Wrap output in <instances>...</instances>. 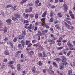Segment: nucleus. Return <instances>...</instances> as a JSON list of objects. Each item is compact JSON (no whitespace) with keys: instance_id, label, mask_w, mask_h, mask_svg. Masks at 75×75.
Instances as JSON below:
<instances>
[{"instance_id":"nucleus-1","label":"nucleus","mask_w":75,"mask_h":75,"mask_svg":"<svg viewBox=\"0 0 75 75\" xmlns=\"http://www.w3.org/2000/svg\"><path fill=\"white\" fill-rule=\"evenodd\" d=\"M34 28V26H33V25H32V24H30L29 26L27 27V29L30 32H31V30H33Z\"/></svg>"},{"instance_id":"nucleus-2","label":"nucleus","mask_w":75,"mask_h":75,"mask_svg":"<svg viewBox=\"0 0 75 75\" xmlns=\"http://www.w3.org/2000/svg\"><path fill=\"white\" fill-rule=\"evenodd\" d=\"M48 42H50V44H51V45H52V44L54 45L55 43V41H54V40H51L50 39L48 40Z\"/></svg>"},{"instance_id":"nucleus-3","label":"nucleus","mask_w":75,"mask_h":75,"mask_svg":"<svg viewBox=\"0 0 75 75\" xmlns=\"http://www.w3.org/2000/svg\"><path fill=\"white\" fill-rule=\"evenodd\" d=\"M14 16L17 18H20V15L18 13H16L14 14Z\"/></svg>"},{"instance_id":"nucleus-4","label":"nucleus","mask_w":75,"mask_h":75,"mask_svg":"<svg viewBox=\"0 0 75 75\" xmlns=\"http://www.w3.org/2000/svg\"><path fill=\"white\" fill-rule=\"evenodd\" d=\"M63 7H64V10L65 11L67 12V10H68V8H67L68 6H67L66 4H64L63 5Z\"/></svg>"},{"instance_id":"nucleus-5","label":"nucleus","mask_w":75,"mask_h":75,"mask_svg":"<svg viewBox=\"0 0 75 75\" xmlns=\"http://www.w3.org/2000/svg\"><path fill=\"white\" fill-rule=\"evenodd\" d=\"M6 22L8 24H10L11 23V20L10 19H8V20L6 21Z\"/></svg>"},{"instance_id":"nucleus-6","label":"nucleus","mask_w":75,"mask_h":75,"mask_svg":"<svg viewBox=\"0 0 75 75\" xmlns=\"http://www.w3.org/2000/svg\"><path fill=\"white\" fill-rule=\"evenodd\" d=\"M59 67L60 69L63 70L64 68V65H63V64H61L59 65Z\"/></svg>"},{"instance_id":"nucleus-7","label":"nucleus","mask_w":75,"mask_h":75,"mask_svg":"<svg viewBox=\"0 0 75 75\" xmlns=\"http://www.w3.org/2000/svg\"><path fill=\"white\" fill-rule=\"evenodd\" d=\"M20 68H21V65H20V64H18L17 66V70H18V71H20Z\"/></svg>"},{"instance_id":"nucleus-8","label":"nucleus","mask_w":75,"mask_h":75,"mask_svg":"<svg viewBox=\"0 0 75 75\" xmlns=\"http://www.w3.org/2000/svg\"><path fill=\"white\" fill-rule=\"evenodd\" d=\"M62 62H66V61H67V59H66V58H65V57L64 56L62 57Z\"/></svg>"},{"instance_id":"nucleus-9","label":"nucleus","mask_w":75,"mask_h":75,"mask_svg":"<svg viewBox=\"0 0 75 75\" xmlns=\"http://www.w3.org/2000/svg\"><path fill=\"white\" fill-rule=\"evenodd\" d=\"M64 24H65V25L66 26V27H67L68 29H69L70 28V26L69 25H68L66 22L64 23Z\"/></svg>"},{"instance_id":"nucleus-10","label":"nucleus","mask_w":75,"mask_h":75,"mask_svg":"<svg viewBox=\"0 0 75 75\" xmlns=\"http://www.w3.org/2000/svg\"><path fill=\"white\" fill-rule=\"evenodd\" d=\"M55 27L56 28H57V29H58L59 30H61V28L59 26V25H58V24L56 25H55Z\"/></svg>"},{"instance_id":"nucleus-11","label":"nucleus","mask_w":75,"mask_h":75,"mask_svg":"<svg viewBox=\"0 0 75 75\" xmlns=\"http://www.w3.org/2000/svg\"><path fill=\"white\" fill-rule=\"evenodd\" d=\"M42 53L43 55V56H42L43 58H44V57H45V58H46V57H47V55H46L45 53L44 52H42Z\"/></svg>"},{"instance_id":"nucleus-12","label":"nucleus","mask_w":75,"mask_h":75,"mask_svg":"<svg viewBox=\"0 0 75 75\" xmlns=\"http://www.w3.org/2000/svg\"><path fill=\"white\" fill-rule=\"evenodd\" d=\"M21 43L23 47H24V45H25V42H24V40H22L21 41Z\"/></svg>"},{"instance_id":"nucleus-13","label":"nucleus","mask_w":75,"mask_h":75,"mask_svg":"<svg viewBox=\"0 0 75 75\" xmlns=\"http://www.w3.org/2000/svg\"><path fill=\"white\" fill-rule=\"evenodd\" d=\"M72 70H70L68 71V75H72L71 74H72Z\"/></svg>"},{"instance_id":"nucleus-14","label":"nucleus","mask_w":75,"mask_h":75,"mask_svg":"<svg viewBox=\"0 0 75 75\" xmlns=\"http://www.w3.org/2000/svg\"><path fill=\"white\" fill-rule=\"evenodd\" d=\"M38 55L39 57H42V54L41 53H39L38 54Z\"/></svg>"},{"instance_id":"nucleus-15","label":"nucleus","mask_w":75,"mask_h":75,"mask_svg":"<svg viewBox=\"0 0 75 75\" xmlns=\"http://www.w3.org/2000/svg\"><path fill=\"white\" fill-rule=\"evenodd\" d=\"M38 64L39 66H42V63L41 62V61H39L38 63Z\"/></svg>"},{"instance_id":"nucleus-16","label":"nucleus","mask_w":75,"mask_h":75,"mask_svg":"<svg viewBox=\"0 0 75 75\" xmlns=\"http://www.w3.org/2000/svg\"><path fill=\"white\" fill-rule=\"evenodd\" d=\"M12 20H13L14 21H16V20H18V18H17L16 17H13L12 18Z\"/></svg>"},{"instance_id":"nucleus-17","label":"nucleus","mask_w":75,"mask_h":75,"mask_svg":"<svg viewBox=\"0 0 75 75\" xmlns=\"http://www.w3.org/2000/svg\"><path fill=\"white\" fill-rule=\"evenodd\" d=\"M35 70H36V69L35 67H33V68H32L33 72V73H35Z\"/></svg>"},{"instance_id":"nucleus-18","label":"nucleus","mask_w":75,"mask_h":75,"mask_svg":"<svg viewBox=\"0 0 75 75\" xmlns=\"http://www.w3.org/2000/svg\"><path fill=\"white\" fill-rule=\"evenodd\" d=\"M54 60H56V61L57 62H59V61H61V59L59 58L54 59Z\"/></svg>"},{"instance_id":"nucleus-19","label":"nucleus","mask_w":75,"mask_h":75,"mask_svg":"<svg viewBox=\"0 0 75 75\" xmlns=\"http://www.w3.org/2000/svg\"><path fill=\"white\" fill-rule=\"evenodd\" d=\"M30 41L28 40H26L25 45H28V44L30 42Z\"/></svg>"},{"instance_id":"nucleus-20","label":"nucleus","mask_w":75,"mask_h":75,"mask_svg":"<svg viewBox=\"0 0 75 75\" xmlns=\"http://www.w3.org/2000/svg\"><path fill=\"white\" fill-rule=\"evenodd\" d=\"M24 37V36L23 35H20L19 36V38L20 39H23Z\"/></svg>"},{"instance_id":"nucleus-21","label":"nucleus","mask_w":75,"mask_h":75,"mask_svg":"<svg viewBox=\"0 0 75 75\" xmlns=\"http://www.w3.org/2000/svg\"><path fill=\"white\" fill-rule=\"evenodd\" d=\"M22 33V35H26V31H25V30L23 31Z\"/></svg>"},{"instance_id":"nucleus-22","label":"nucleus","mask_w":75,"mask_h":75,"mask_svg":"<svg viewBox=\"0 0 75 75\" xmlns=\"http://www.w3.org/2000/svg\"><path fill=\"white\" fill-rule=\"evenodd\" d=\"M13 7V6L12 5H8L6 6V8H8V7Z\"/></svg>"},{"instance_id":"nucleus-23","label":"nucleus","mask_w":75,"mask_h":75,"mask_svg":"<svg viewBox=\"0 0 75 75\" xmlns=\"http://www.w3.org/2000/svg\"><path fill=\"white\" fill-rule=\"evenodd\" d=\"M54 15V12L52 11L50 12V17H52L53 16V15Z\"/></svg>"},{"instance_id":"nucleus-24","label":"nucleus","mask_w":75,"mask_h":75,"mask_svg":"<svg viewBox=\"0 0 75 75\" xmlns=\"http://www.w3.org/2000/svg\"><path fill=\"white\" fill-rule=\"evenodd\" d=\"M47 30H45L44 31L42 32V33L43 34H45V33H47Z\"/></svg>"},{"instance_id":"nucleus-25","label":"nucleus","mask_w":75,"mask_h":75,"mask_svg":"<svg viewBox=\"0 0 75 75\" xmlns=\"http://www.w3.org/2000/svg\"><path fill=\"white\" fill-rule=\"evenodd\" d=\"M58 17H62V15L61 13H59L57 15Z\"/></svg>"},{"instance_id":"nucleus-26","label":"nucleus","mask_w":75,"mask_h":75,"mask_svg":"<svg viewBox=\"0 0 75 75\" xmlns=\"http://www.w3.org/2000/svg\"><path fill=\"white\" fill-rule=\"evenodd\" d=\"M49 72L50 71V72L49 73V74H54V71L52 70H50V69H49Z\"/></svg>"},{"instance_id":"nucleus-27","label":"nucleus","mask_w":75,"mask_h":75,"mask_svg":"<svg viewBox=\"0 0 75 75\" xmlns=\"http://www.w3.org/2000/svg\"><path fill=\"white\" fill-rule=\"evenodd\" d=\"M46 13L44 12L43 13V14L42 15V17H45V16H46Z\"/></svg>"},{"instance_id":"nucleus-28","label":"nucleus","mask_w":75,"mask_h":75,"mask_svg":"<svg viewBox=\"0 0 75 75\" xmlns=\"http://www.w3.org/2000/svg\"><path fill=\"white\" fill-rule=\"evenodd\" d=\"M8 64H9L10 65H11L12 64H13V62L11 61H9L8 62Z\"/></svg>"},{"instance_id":"nucleus-29","label":"nucleus","mask_w":75,"mask_h":75,"mask_svg":"<svg viewBox=\"0 0 75 75\" xmlns=\"http://www.w3.org/2000/svg\"><path fill=\"white\" fill-rule=\"evenodd\" d=\"M33 8L32 7H30L29 9L30 10L29 11H27L28 12H30V13H31V11H32V9Z\"/></svg>"},{"instance_id":"nucleus-30","label":"nucleus","mask_w":75,"mask_h":75,"mask_svg":"<svg viewBox=\"0 0 75 75\" xmlns=\"http://www.w3.org/2000/svg\"><path fill=\"white\" fill-rule=\"evenodd\" d=\"M53 65L54 66H55V67H57V63H55V62H54L53 63Z\"/></svg>"},{"instance_id":"nucleus-31","label":"nucleus","mask_w":75,"mask_h":75,"mask_svg":"<svg viewBox=\"0 0 75 75\" xmlns=\"http://www.w3.org/2000/svg\"><path fill=\"white\" fill-rule=\"evenodd\" d=\"M26 1H27V0H23L22 1L21 3V4H23V3H24L25 2H26Z\"/></svg>"},{"instance_id":"nucleus-32","label":"nucleus","mask_w":75,"mask_h":75,"mask_svg":"<svg viewBox=\"0 0 75 75\" xmlns=\"http://www.w3.org/2000/svg\"><path fill=\"white\" fill-rule=\"evenodd\" d=\"M36 3V4H38L40 3V0H36L35 1Z\"/></svg>"},{"instance_id":"nucleus-33","label":"nucleus","mask_w":75,"mask_h":75,"mask_svg":"<svg viewBox=\"0 0 75 75\" xmlns=\"http://www.w3.org/2000/svg\"><path fill=\"white\" fill-rule=\"evenodd\" d=\"M62 64H63L64 65H68V63L67 62H64L62 63Z\"/></svg>"},{"instance_id":"nucleus-34","label":"nucleus","mask_w":75,"mask_h":75,"mask_svg":"<svg viewBox=\"0 0 75 75\" xmlns=\"http://www.w3.org/2000/svg\"><path fill=\"white\" fill-rule=\"evenodd\" d=\"M18 46L19 47V48H20V49H21L23 48V47L21 46V44H19L18 45Z\"/></svg>"},{"instance_id":"nucleus-35","label":"nucleus","mask_w":75,"mask_h":75,"mask_svg":"<svg viewBox=\"0 0 75 75\" xmlns=\"http://www.w3.org/2000/svg\"><path fill=\"white\" fill-rule=\"evenodd\" d=\"M70 16H71L72 19H75V17H74V15H71Z\"/></svg>"},{"instance_id":"nucleus-36","label":"nucleus","mask_w":75,"mask_h":75,"mask_svg":"<svg viewBox=\"0 0 75 75\" xmlns=\"http://www.w3.org/2000/svg\"><path fill=\"white\" fill-rule=\"evenodd\" d=\"M35 16L36 19H37L38 18V14H36Z\"/></svg>"},{"instance_id":"nucleus-37","label":"nucleus","mask_w":75,"mask_h":75,"mask_svg":"<svg viewBox=\"0 0 75 75\" xmlns=\"http://www.w3.org/2000/svg\"><path fill=\"white\" fill-rule=\"evenodd\" d=\"M28 20H24V23H28Z\"/></svg>"},{"instance_id":"nucleus-38","label":"nucleus","mask_w":75,"mask_h":75,"mask_svg":"<svg viewBox=\"0 0 75 75\" xmlns=\"http://www.w3.org/2000/svg\"><path fill=\"white\" fill-rule=\"evenodd\" d=\"M69 14L70 15V16H71V15H72V11H69Z\"/></svg>"},{"instance_id":"nucleus-39","label":"nucleus","mask_w":75,"mask_h":75,"mask_svg":"<svg viewBox=\"0 0 75 75\" xmlns=\"http://www.w3.org/2000/svg\"><path fill=\"white\" fill-rule=\"evenodd\" d=\"M53 20H54V19L53 18H50V21L51 22H53V21H54Z\"/></svg>"},{"instance_id":"nucleus-40","label":"nucleus","mask_w":75,"mask_h":75,"mask_svg":"<svg viewBox=\"0 0 75 75\" xmlns=\"http://www.w3.org/2000/svg\"><path fill=\"white\" fill-rule=\"evenodd\" d=\"M33 46L34 47H38V46H39V45L37 44H34L33 45Z\"/></svg>"},{"instance_id":"nucleus-41","label":"nucleus","mask_w":75,"mask_h":75,"mask_svg":"<svg viewBox=\"0 0 75 75\" xmlns=\"http://www.w3.org/2000/svg\"><path fill=\"white\" fill-rule=\"evenodd\" d=\"M5 55H9V53H8L7 52H5Z\"/></svg>"},{"instance_id":"nucleus-42","label":"nucleus","mask_w":75,"mask_h":75,"mask_svg":"<svg viewBox=\"0 0 75 75\" xmlns=\"http://www.w3.org/2000/svg\"><path fill=\"white\" fill-rule=\"evenodd\" d=\"M12 10H16V6H14L13 7H12Z\"/></svg>"},{"instance_id":"nucleus-43","label":"nucleus","mask_w":75,"mask_h":75,"mask_svg":"<svg viewBox=\"0 0 75 75\" xmlns=\"http://www.w3.org/2000/svg\"><path fill=\"white\" fill-rule=\"evenodd\" d=\"M17 39L16 38H14L13 40L14 42H16L17 41Z\"/></svg>"},{"instance_id":"nucleus-44","label":"nucleus","mask_w":75,"mask_h":75,"mask_svg":"<svg viewBox=\"0 0 75 75\" xmlns=\"http://www.w3.org/2000/svg\"><path fill=\"white\" fill-rule=\"evenodd\" d=\"M68 23L69 24H70V25H72V23H71V22L70 21H68Z\"/></svg>"},{"instance_id":"nucleus-45","label":"nucleus","mask_w":75,"mask_h":75,"mask_svg":"<svg viewBox=\"0 0 75 75\" xmlns=\"http://www.w3.org/2000/svg\"><path fill=\"white\" fill-rule=\"evenodd\" d=\"M21 51H19L17 52L16 53V54H20V53H21Z\"/></svg>"},{"instance_id":"nucleus-46","label":"nucleus","mask_w":75,"mask_h":75,"mask_svg":"<svg viewBox=\"0 0 75 75\" xmlns=\"http://www.w3.org/2000/svg\"><path fill=\"white\" fill-rule=\"evenodd\" d=\"M31 45H32V44H31V43H29L28 46V47H30Z\"/></svg>"},{"instance_id":"nucleus-47","label":"nucleus","mask_w":75,"mask_h":75,"mask_svg":"<svg viewBox=\"0 0 75 75\" xmlns=\"http://www.w3.org/2000/svg\"><path fill=\"white\" fill-rule=\"evenodd\" d=\"M38 22H36L35 24V25H38Z\"/></svg>"},{"instance_id":"nucleus-48","label":"nucleus","mask_w":75,"mask_h":75,"mask_svg":"<svg viewBox=\"0 0 75 75\" xmlns=\"http://www.w3.org/2000/svg\"><path fill=\"white\" fill-rule=\"evenodd\" d=\"M4 67H5V65H3V66L1 67V69H4V68H5Z\"/></svg>"},{"instance_id":"nucleus-49","label":"nucleus","mask_w":75,"mask_h":75,"mask_svg":"<svg viewBox=\"0 0 75 75\" xmlns=\"http://www.w3.org/2000/svg\"><path fill=\"white\" fill-rule=\"evenodd\" d=\"M26 50L28 51H30V48L27 47L26 48Z\"/></svg>"},{"instance_id":"nucleus-50","label":"nucleus","mask_w":75,"mask_h":75,"mask_svg":"<svg viewBox=\"0 0 75 75\" xmlns=\"http://www.w3.org/2000/svg\"><path fill=\"white\" fill-rule=\"evenodd\" d=\"M63 48V47H59L57 48L58 50H62V49Z\"/></svg>"},{"instance_id":"nucleus-51","label":"nucleus","mask_w":75,"mask_h":75,"mask_svg":"<svg viewBox=\"0 0 75 75\" xmlns=\"http://www.w3.org/2000/svg\"><path fill=\"white\" fill-rule=\"evenodd\" d=\"M65 37H66V35H63L62 36V37H63V38H64Z\"/></svg>"},{"instance_id":"nucleus-52","label":"nucleus","mask_w":75,"mask_h":75,"mask_svg":"<svg viewBox=\"0 0 75 75\" xmlns=\"http://www.w3.org/2000/svg\"><path fill=\"white\" fill-rule=\"evenodd\" d=\"M46 71H47V70L46 69H44L43 70V74H44V73H45V72H46Z\"/></svg>"},{"instance_id":"nucleus-53","label":"nucleus","mask_w":75,"mask_h":75,"mask_svg":"<svg viewBox=\"0 0 75 75\" xmlns=\"http://www.w3.org/2000/svg\"><path fill=\"white\" fill-rule=\"evenodd\" d=\"M50 30L52 32H53V31H54V30H53V28H50Z\"/></svg>"},{"instance_id":"nucleus-54","label":"nucleus","mask_w":75,"mask_h":75,"mask_svg":"<svg viewBox=\"0 0 75 75\" xmlns=\"http://www.w3.org/2000/svg\"><path fill=\"white\" fill-rule=\"evenodd\" d=\"M4 62H7V60L6 59H5L4 60Z\"/></svg>"},{"instance_id":"nucleus-55","label":"nucleus","mask_w":75,"mask_h":75,"mask_svg":"<svg viewBox=\"0 0 75 75\" xmlns=\"http://www.w3.org/2000/svg\"><path fill=\"white\" fill-rule=\"evenodd\" d=\"M8 40V39L7 38V37H6L5 38L4 40V41H7Z\"/></svg>"},{"instance_id":"nucleus-56","label":"nucleus","mask_w":75,"mask_h":75,"mask_svg":"<svg viewBox=\"0 0 75 75\" xmlns=\"http://www.w3.org/2000/svg\"><path fill=\"white\" fill-rule=\"evenodd\" d=\"M25 17L26 18H28V14H26L25 15Z\"/></svg>"},{"instance_id":"nucleus-57","label":"nucleus","mask_w":75,"mask_h":75,"mask_svg":"<svg viewBox=\"0 0 75 75\" xmlns=\"http://www.w3.org/2000/svg\"><path fill=\"white\" fill-rule=\"evenodd\" d=\"M4 33H6V32L7 31V30H6L4 29Z\"/></svg>"},{"instance_id":"nucleus-58","label":"nucleus","mask_w":75,"mask_h":75,"mask_svg":"<svg viewBox=\"0 0 75 75\" xmlns=\"http://www.w3.org/2000/svg\"><path fill=\"white\" fill-rule=\"evenodd\" d=\"M37 30V26H35L34 29L35 31Z\"/></svg>"},{"instance_id":"nucleus-59","label":"nucleus","mask_w":75,"mask_h":75,"mask_svg":"<svg viewBox=\"0 0 75 75\" xmlns=\"http://www.w3.org/2000/svg\"><path fill=\"white\" fill-rule=\"evenodd\" d=\"M30 17H31V18H33V17H34V15H30Z\"/></svg>"},{"instance_id":"nucleus-60","label":"nucleus","mask_w":75,"mask_h":75,"mask_svg":"<svg viewBox=\"0 0 75 75\" xmlns=\"http://www.w3.org/2000/svg\"><path fill=\"white\" fill-rule=\"evenodd\" d=\"M59 1L60 3H62L64 1L63 0H59Z\"/></svg>"},{"instance_id":"nucleus-61","label":"nucleus","mask_w":75,"mask_h":75,"mask_svg":"<svg viewBox=\"0 0 75 75\" xmlns=\"http://www.w3.org/2000/svg\"><path fill=\"white\" fill-rule=\"evenodd\" d=\"M23 55H23V54H21V58H23Z\"/></svg>"},{"instance_id":"nucleus-62","label":"nucleus","mask_w":75,"mask_h":75,"mask_svg":"<svg viewBox=\"0 0 75 75\" xmlns=\"http://www.w3.org/2000/svg\"><path fill=\"white\" fill-rule=\"evenodd\" d=\"M38 37L39 38H38V41H39V40H40V38H41V37L40 36H39Z\"/></svg>"},{"instance_id":"nucleus-63","label":"nucleus","mask_w":75,"mask_h":75,"mask_svg":"<svg viewBox=\"0 0 75 75\" xmlns=\"http://www.w3.org/2000/svg\"><path fill=\"white\" fill-rule=\"evenodd\" d=\"M58 23V21H54V23L55 24H57V23Z\"/></svg>"},{"instance_id":"nucleus-64","label":"nucleus","mask_w":75,"mask_h":75,"mask_svg":"<svg viewBox=\"0 0 75 75\" xmlns=\"http://www.w3.org/2000/svg\"><path fill=\"white\" fill-rule=\"evenodd\" d=\"M73 65H74V66H75V62H74L73 63Z\"/></svg>"}]
</instances>
